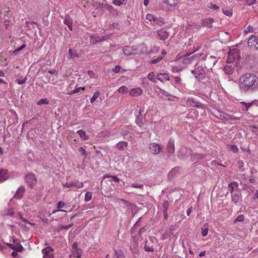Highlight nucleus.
Segmentation results:
<instances>
[{
    "label": "nucleus",
    "mask_w": 258,
    "mask_h": 258,
    "mask_svg": "<svg viewBox=\"0 0 258 258\" xmlns=\"http://www.w3.org/2000/svg\"><path fill=\"white\" fill-rule=\"evenodd\" d=\"M161 97L163 98L164 99H167L168 100H173V99L172 98H177V97H176L175 96H171L168 94L163 95L162 96H161Z\"/></svg>",
    "instance_id": "09e8293b"
},
{
    "label": "nucleus",
    "mask_w": 258,
    "mask_h": 258,
    "mask_svg": "<svg viewBox=\"0 0 258 258\" xmlns=\"http://www.w3.org/2000/svg\"><path fill=\"white\" fill-rule=\"evenodd\" d=\"M26 46V44H23L22 45H21L20 47H19L18 48L16 49V50H14V53L15 52H18V51H21V50H22L23 49H24V48H25Z\"/></svg>",
    "instance_id": "69168bd1"
},
{
    "label": "nucleus",
    "mask_w": 258,
    "mask_h": 258,
    "mask_svg": "<svg viewBox=\"0 0 258 258\" xmlns=\"http://www.w3.org/2000/svg\"><path fill=\"white\" fill-rule=\"evenodd\" d=\"M155 74L154 72L150 73L148 75V78L150 81H154Z\"/></svg>",
    "instance_id": "4d7b16f0"
},
{
    "label": "nucleus",
    "mask_w": 258,
    "mask_h": 258,
    "mask_svg": "<svg viewBox=\"0 0 258 258\" xmlns=\"http://www.w3.org/2000/svg\"><path fill=\"white\" fill-rule=\"evenodd\" d=\"M164 3L168 5L171 7L175 8L176 5V3L175 0H164Z\"/></svg>",
    "instance_id": "72a5a7b5"
},
{
    "label": "nucleus",
    "mask_w": 258,
    "mask_h": 258,
    "mask_svg": "<svg viewBox=\"0 0 258 258\" xmlns=\"http://www.w3.org/2000/svg\"><path fill=\"white\" fill-rule=\"evenodd\" d=\"M154 22L159 26H161L164 24V21L163 19L161 18L155 17L154 19Z\"/></svg>",
    "instance_id": "f704fd0d"
},
{
    "label": "nucleus",
    "mask_w": 258,
    "mask_h": 258,
    "mask_svg": "<svg viewBox=\"0 0 258 258\" xmlns=\"http://www.w3.org/2000/svg\"><path fill=\"white\" fill-rule=\"evenodd\" d=\"M156 79L158 81H169L170 78L168 74L166 73H160L157 75Z\"/></svg>",
    "instance_id": "f3484780"
},
{
    "label": "nucleus",
    "mask_w": 258,
    "mask_h": 258,
    "mask_svg": "<svg viewBox=\"0 0 258 258\" xmlns=\"http://www.w3.org/2000/svg\"><path fill=\"white\" fill-rule=\"evenodd\" d=\"M100 93L99 92H96L93 95V97L90 99V102L93 103L94 101H95L99 97Z\"/></svg>",
    "instance_id": "e433bc0d"
},
{
    "label": "nucleus",
    "mask_w": 258,
    "mask_h": 258,
    "mask_svg": "<svg viewBox=\"0 0 258 258\" xmlns=\"http://www.w3.org/2000/svg\"><path fill=\"white\" fill-rule=\"evenodd\" d=\"M100 38L99 36H95L94 35L90 36V42L93 44H96L100 42Z\"/></svg>",
    "instance_id": "c85d7f7f"
},
{
    "label": "nucleus",
    "mask_w": 258,
    "mask_h": 258,
    "mask_svg": "<svg viewBox=\"0 0 258 258\" xmlns=\"http://www.w3.org/2000/svg\"><path fill=\"white\" fill-rule=\"evenodd\" d=\"M77 134L79 135L80 138L84 141H86L89 139L88 135L84 130H80L78 131Z\"/></svg>",
    "instance_id": "4be33fe9"
},
{
    "label": "nucleus",
    "mask_w": 258,
    "mask_h": 258,
    "mask_svg": "<svg viewBox=\"0 0 258 258\" xmlns=\"http://www.w3.org/2000/svg\"><path fill=\"white\" fill-rule=\"evenodd\" d=\"M201 230V234L202 235V236L204 237L207 236L209 230L208 224L205 223L202 227Z\"/></svg>",
    "instance_id": "a878e982"
},
{
    "label": "nucleus",
    "mask_w": 258,
    "mask_h": 258,
    "mask_svg": "<svg viewBox=\"0 0 258 258\" xmlns=\"http://www.w3.org/2000/svg\"><path fill=\"white\" fill-rule=\"evenodd\" d=\"M145 48V44H142L137 46H125L123 48V52L126 55H135L144 53L145 51L143 49Z\"/></svg>",
    "instance_id": "f257e3e1"
},
{
    "label": "nucleus",
    "mask_w": 258,
    "mask_h": 258,
    "mask_svg": "<svg viewBox=\"0 0 258 258\" xmlns=\"http://www.w3.org/2000/svg\"><path fill=\"white\" fill-rule=\"evenodd\" d=\"M231 200L234 204L237 205L239 201V195L237 194H232Z\"/></svg>",
    "instance_id": "2f4dec72"
},
{
    "label": "nucleus",
    "mask_w": 258,
    "mask_h": 258,
    "mask_svg": "<svg viewBox=\"0 0 258 258\" xmlns=\"http://www.w3.org/2000/svg\"><path fill=\"white\" fill-rule=\"evenodd\" d=\"M247 43L249 47L258 49V37L253 35H251L248 39Z\"/></svg>",
    "instance_id": "9d476101"
},
{
    "label": "nucleus",
    "mask_w": 258,
    "mask_h": 258,
    "mask_svg": "<svg viewBox=\"0 0 258 258\" xmlns=\"http://www.w3.org/2000/svg\"><path fill=\"white\" fill-rule=\"evenodd\" d=\"M187 102L190 104V106H194L195 101L192 98H189L187 100Z\"/></svg>",
    "instance_id": "774afa93"
},
{
    "label": "nucleus",
    "mask_w": 258,
    "mask_h": 258,
    "mask_svg": "<svg viewBox=\"0 0 258 258\" xmlns=\"http://www.w3.org/2000/svg\"><path fill=\"white\" fill-rule=\"evenodd\" d=\"M112 3L114 5H116L118 6H120L123 4L122 2L121 1H118V0H114L112 2Z\"/></svg>",
    "instance_id": "052dcab7"
},
{
    "label": "nucleus",
    "mask_w": 258,
    "mask_h": 258,
    "mask_svg": "<svg viewBox=\"0 0 258 258\" xmlns=\"http://www.w3.org/2000/svg\"><path fill=\"white\" fill-rule=\"evenodd\" d=\"M144 249L146 251L153 252L154 248L152 246L149 244L148 241L146 240L145 243Z\"/></svg>",
    "instance_id": "473e14b6"
},
{
    "label": "nucleus",
    "mask_w": 258,
    "mask_h": 258,
    "mask_svg": "<svg viewBox=\"0 0 258 258\" xmlns=\"http://www.w3.org/2000/svg\"><path fill=\"white\" fill-rule=\"evenodd\" d=\"M224 71L227 75L232 74L234 72V68L232 65L227 64L224 68Z\"/></svg>",
    "instance_id": "412c9836"
},
{
    "label": "nucleus",
    "mask_w": 258,
    "mask_h": 258,
    "mask_svg": "<svg viewBox=\"0 0 258 258\" xmlns=\"http://www.w3.org/2000/svg\"><path fill=\"white\" fill-rule=\"evenodd\" d=\"M78 150H79V152L81 154V155L84 156L85 157L87 156L86 151L83 147H80L79 148Z\"/></svg>",
    "instance_id": "49530a36"
},
{
    "label": "nucleus",
    "mask_w": 258,
    "mask_h": 258,
    "mask_svg": "<svg viewBox=\"0 0 258 258\" xmlns=\"http://www.w3.org/2000/svg\"><path fill=\"white\" fill-rule=\"evenodd\" d=\"M92 195L91 192H87L85 196V201L89 202L92 199Z\"/></svg>",
    "instance_id": "79ce46f5"
},
{
    "label": "nucleus",
    "mask_w": 258,
    "mask_h": 258,
    "mask_svg": "<svg viewBox=\"0 0 258 258\" xmlns=\"http://www.w3.org/2000/svg\"><path fill=\"white\" fill-rule=\"evenodd\" d=\"M136 123L140 127L142 126L144 124L142 118H141L139 116H138L136 118Z\"/></svg>",
    "instance_id": "c03bdc74"
},
{
    "label": "nucleus",
    "mask_w": 258,
    "mask_h": 258,
    "mask_svg": "<svg viewBox=\"0 0 258 258\" xmlns=\"http://www.w3.org/2000/svg\"><path fill=\"white\" fill-rule=\"evenodd\" d=\"M82 251L81 249L72 250L70 258H81Z\"/></svg>",
    "instance_id": "2eb2a0df"
},
{
    "label": "nucleus",
    "mask_w": 258,
    "mask_h": 258,
    "mask_svg": "<svg viewBox=\"0 0 258 258\" xmlns=\"http://www.w3.org/2000/svg\"><path fill=\"white\" fill-rule=\"evenodd\" d=\"M24 248L23 246L19 243H16L14 250L17 252H21L23 250Z\"/></svg>",
    "instance_id": "c9c22d12"
},
{
    "label": "nucleus",
    "mask_w": 258,
    "mask_h": 258,
    "mask_svg": "<svg viewBox=\"0 0 258 258\" xmlns=\"http://www.w3.org/2000/svg\"><path fill=\"white\" fill-rule=\"evenodd\" d=\"M192 53H186L183 56H181L180 59L182 62L185 64H189L194 62L196 60L197 58L199 56V54L191 55Z\"/></svg>",
    "instance_id": "20e7f679"
},
{
    "label": "nucleus",
    "mask_w": 258,
    "mask_h": 258,
    "mask_svg": "<svg viewBox=\"0 0 258 258\" xmlns=\"http://www.w3.org/2000/svg\"><path fill=\"white\" fill-rule=\"evenodd\" d=\"M65 205H66V204H64V202H63L62 201H59L57 204V208L58 209H60V208H63L65 206Z\"/></svg>",
    "instance_id": "bf43d9fd"
},
{
    "label": "nucleus",
    "mask_w": 258,
    "mask_h": 258,
    "mask_svg": "<svg viewBox=\"0 0 258 258\" xmlns=\"http://www.w3.org/2000/svg\"><path fill=\"white\" fill-rule=\"evenodd\" d=\"M244 220V216L243 215H239L236 218H235L234 220V223H236L238 222H243Z\"/></svg>",
    "instance_id": "a19ab883"
},
{
    "label": "nucleus",
    "mask_w": 258,
    "mask_h": 258,
    "mask_svg": "<svg viewBox=\"0 0 258 258\" xmlns=\"http://www.w3.org/2000/svg\"><path fill=\"white\" fill-rule=\"evenodd\" d=\"M131 186L134 188H142L143 187V184L138 183H132Z\"/></svg>",
    "instance_id": "3c124183"
},
{
    "label": "nucleus",
    "mask_w": 258,
    "mask_h": 258,
    "mask_svg": "<svg viewBox=\"0 0 258 258\" xmlns=\"http://www.w3.org/2000/svg\"><path fill=\"white\" fill-rule=\"evenodd\" d=\"M73 186H75L78 188H82L84 186V183L82 182H80L77 180L72 181Z\"/></svg>",
    "instance_id": "cd10ccee"
},
{
    "label": "nucleus",
    "mask_w": 258,
    "mask_h": 258,
    "mask_svg": "<svg viewBox=\"0 0 258 258\" xmlns=\"http://www.w3.org/2000/svg\"><path fill=\"white\" fill-rule=\"evenodd\" d=\"M8 177V170L6 169H2L0 171V181H4Z\"/></svg>",
    "instance_id": "6ab92c4d"
},
{
    "label": "nucleus",
    "mask_w": 258,
    "mask_h": 258,
    "mask_svg": "<svg viewBox=\"0 0 258 258\" xmlns=\"http://www.w3.org/2000/svg\"><path fill=\"white\" fill-rule=\"evenodd\" d=\"M132 96H138L142 94V90L140 88H133L129 92Z\"/></svg>",
    "instance_id": "dca6fc26"
},
{
    "label": "nucleus",
    "mask_w": 258,
    "mask_h": 258,
    "mask_svg": "<svg viewBox=\"0 0 258 258\" xmlns=\"http://www.w3.org/2000/svg\"><path fill=\"white\" fill-rule=\"evenodd\" d=\"M118 90L119 93H121L122 94L125 93L127 92V89L125 86H121L118 89Z\"/></svg>",
    "instance_id": "8fccbe9b"
},
{
    "label": "nucleus",
    "mask_w": 258,
    "mask_h": 258,
    "mask_svg": "<svg viewBox=\"0 0 258 258\" xmlns=\"http://www.w3.org/2000/svg\"><path fill=\"white\" fill-rule=\"evenodd\" d=\"M25 190V188L24 186H20L16 191V192L14 195V198L16 199H20L22 197Z\"/></svg>",
    "instance_id": "4468645a"
},
{
    "label": "nucleus",
    "mask_w": 258,
    "mask_h": 258,
    "mask_svg": "<svg viewBox=\"0 0 258 258\" xmlns=\"http://www.w3.org/2000/svg\"><path fill=\"white\" fill-rule=\"evenodd\" d=\"M68 58L69 59H72L74 57H78L79 55L78 54L76 50H73L72 49H69V52H68Z\"/></svg>",
    "instance_id": "b1692460"
},
{
    "label": "nucleus",
    "mask_w": 258,
    "mask_h": 258,
    "mask_svg": "<svg viewBox=\"0 0 258 258\" xmlns=\"http://www.w3.org/2000/svg\"><path fill=\"white\" fill-rule=\"evenodd\" d=\"M54 249L50 246H47L42 249L43 258H54L53 252Z\"/></svg>",
    "instance_id": "6e6552de"
},
{
    "label": "nucleus",
    "mask_w": 258,
    "mask_h": 258,
    "mask_svg": "<svg viewBox=\"0 0 258 258\" xmlns=\"http://www.w3.org/2000/svg\"><path fill=\"white\" fill-rule=\"evenodd\" d=\"M222 12L225 15H226L227 16H231L232 14V11L230 10H225L223 9L222 10Z\"/></svg>",
    "instance_id": "864d4df0"
},
{
    "label": "nucleus",
    "mask_w": 258,
    "mask_h": 258,
    "mask_svg": "<svg viewBox=\"0 0 258 258\" xmlns=\"http://www.w3.org/2000/svg\"><path fill=\"white\" fill-rule=\"evenodd\" d=\"M105 177H111L116 182H118L120 180L119 178H118L116 176L106 175Z\"/></svg>",
    "instance_id": "6e6d98bb"
},
{
    "label": "nucleus",
    "mask_w": 258,
    "mask_h": 258,
    "mask_svg": "<svg viewBox=\"0 0 258 258\" xmlns=\"http://www.w3.org/2000/svg\"><path fill=\"white\" fill-rule=\"evenodd\" d=\"M49 101L46 98L41 99L37 103V104L41 105L42 104H48Z\"/></svg>",
    "instance_id": "ea45409f"
},
{
    "label": "nucleus",
    "mask_w": 258,
    "mask_h": 258,
    "mask_svg": "<svg viewBox=\"0 0 258 258\" xmlns=\"http://www.w3.org/2000/svg\"><path fill=\"white\" fill-rule=\"evenodd\" d=\"M81 90H85V87L76 86L75 89H74L73 91H72L70 92H68L66 93L69 95H72L75 93H79L80 92Z\"/></svg>",
    "instance_id": "bb28decb"
},
{
    "label": "nucleus",
    "mask_w": 258,
    "mask_h": 258,
    "mask_svg": "<svg viewBox=\"0 0 258 258\" xmlns=\"http://www.w3.org/2000/svg\"><path fill=\"white\" fill-rule=\"evenodd\" d=\"M256 3V0H246V4L249 6L255 4Z\"/></svg>",
    "instance_id": "680f3d73"
},
{
    "label": "nucleus",
    "mask_w": 258,
    "mask_h": 258,
    "mask_svg": "<svg viewBox=\"0 0 258 258\" xmlns=\"http://www.w3.org/2000/svg\"><path fill=\"white\" fill-rule=\"evenodd\" d=\"M246 81L249 80L250 81H257L258 78L254 73H246L242 75L239 78V81Z\"/></svg>",
    "instance_id": "1a4fd4ad"
},
{
    "label": "nucleus",
    "mask_w": 258,
    "mask_h": 258,
    "mask_svg": "<svg viewBox=\"0 0 258 258\" xmlns=\"http://www.w3.org/2000/svg\"><path fill=\"white\" fill-rule=\"evenodd\" d=\"M64 23L68 25L69 28L71 30H73L72 22L68 19H65L64 20Z\"/></svg>",
    "instance_id": "58836bf2"
},
{
    "label": "nucleus",
    "mask_w": 258,
    "mask_h": 258,
    "mask_svg": "<svg viewBox=\"0 0 258 258\" xmlns=\"http://www.w3.org/2000/svg\"><path fill=\"white\" fill-rule=\"evenodd\" d=\"M25 180L28 184V186L32 188L37 184V181L35 174L28 173L25 177Z\"/></svg>",
    "instance_id": "39448f33"
},
{
    "label": "nucleus",
    "mask_w": 258,
    "mask_h": 258,
    "mask_svg": "<svg viewBox=\"0 0 258 258\" xmlns=\"http://www.w3.org/2000/svg\"><path fill=\"white\" fill-rule=\"evenodd\" d=\"M167 152L169 154H172L175 151L174 142L173 140L170 139L167 143L166 147Z\"/></svg>",
    "instance_id": "ddd939ff"
},
{
    "label": "nucleus",
    "mask_w": 258,
    "mask_h": 258,
    "mask_svg": "<svg viewBox=\"0 0 258 258\" xmlns=\"http://www.w3.org/2000/svg\"><path fill=\"white\" fill-rule=\"evenodd\" d=\"M239 86L244 92L253 90L258 87V82H239Z\"/></svg>",
    "instance_id": "f03ea898"
},
{
    "label": "nucleus",
    "mask_w": 258,
    "mask_h": 258,
    "mask_svg": "<svg viewBox=\"0 0 258 258\" xmlns=\"http://www.w3.org/2000/svg\"><path fill=\"white\" fill-rule=\"evenodd\" d=\"M148 148L150 153L154 155L159 154L163 149L162 147L156 143L149 144Z\"/></svg>",
    "instance_id": "423d86ee"
},
{
    "label": "nucleus",
    "mask_w": 258,
    "mask_h": 258,
    "mask_svg": "<svg viewBox=\"0 0 258 258\" xmlns=\"http://www.w3.org/2000/svg\"><path fill=\"white\" fill-rule=\"evenodd\" d=\"M146 19L149 21H151L152 20H153L154 21V19H155V17L152 14H148L146 15Z\"/></svg>",
    "instance_id": "603ef678"
},
{
    "label": "nucleus",
    "mask_w": 258,
    "mask_h": 258,
    "mask_svg": "<svg viewBox=\"0 0 258 258\" xmlns=\"http://www.w3.org/2000/svg\"><path fill=\"white\" fill-rule=\"evenodd\" d=\"M42 83L41 82L36 83V88L37 90L41 91L42 89Z\"/></svg>",
    "instance_id": "13d9d810"
},
{
    "label": "nucleus",
    "mask_w": 258,
    "mask_h": 258,
    "mask_svg": "<svg viewBox=\"0 0 258 258\" xmlns=\"http://www.w3.org/2000/svg\"><path fill=\"white\" fill-rule=\"evenodd\" d=\"M62 185L63 187L70 188V187H73V183H72V181L66 182L65 183H63Z\"/></svg>",
    "instance_id": "5fc2aeb1"
},
{
    "label": "nucleus",
    "mask_w": 258,
    "mask_h": 258,
    "mask_svg": "<svg viewBox=\"0 0 258 258\" xmlns=\"http://www.w3.org/2000/svg\"><path fill=\"white\" fill-rule=\"evenodd\" d=\"M111 36V34H109V35H104V36H102L101 37H100V42L103 41V40H105L106 39H107L108 38H110Z\"/></svg>",
    "instance_id": "e2e57ef3"
},
{
    "label": "nucleus",
    "mask_w": 258,
    "mask_h": 258,
    "mask_svg": "<svg viewBox=\"0 0 258 258\" xmlns=\"http://www.w3.org/2000/svg\"><path fill=\"white\" fill-rule=\"evenodd\" d=\"M128 146V143L125 141L119 142L116 144L117 148L119 151L124 150L125 148Z\"/></svg>",
    "instance_id": "aec40b11"
},
{
    "label": "nucleus",
    "mask_w": 258,
    "mask_h": 258,
    "mask_svg": "<svg viewBox=\"0 0 258 258\" xmlns=\"http://www.w3.org/2000/svg\"><path fill=\"white\" fill-rule=\"evenodd\" d=\"M186 152V149L184 147L180 148L178 154V157L181 159L185 158V153Z\"/></svg>",
    "instance_id": "c756f323"
},
{
    "label": "nucleus",
    "mask_w": 258,
    "mask_h": 258,
    "mask_svg": "<svg viewBox=\"0 0 258 258\" xmlns=\"http://www.w3.org/2000/svg\"><path fill=\"white\" fill-rule=\"evenodd\" d=\"M207 156L206 154L196 153L191 155L192 161L202 160Z\"/></svg>",
    "instance_id": "a211bd4d"
},
{
    "label": "nucleus",
    "mask_w": 258,
    "mask_h": 258,
    "mask_svg": "<svg viewBox=\"0 0 258 258\" xmlns=\"http://www.w3.org/2000/svg\"><path fill=\"white\" fill-rule=\"evenodd\" d=\"M157 35L160 40H165L168 37L169 31H167L165 29H161L157 31Z\"/></svg>",
    "instance_id": "9b49d317"
},
{
    "label": "nucleus",
    "mask_w": 258,
    "mask_h": 258,
    "mask_svg": "<svg viewBox=\"0 0 258 258\" xmlns=\"http://www.w3.org/2000/svg\"><path fill=\"white\" fill-rule=\"evenodd\" d=\"M191 73L195 75V78L199 80L204 79L206 76L204 68L200 66H198L195 70H192Z\"/></svg>",
    "instance_id": "0eeeda50"
},
{
    "label": "nucleus",
    "mask_w": 258,
    "mask_h": 258,
    "mask_svg": "<svg viewBox=\"0 0 258 258\" xmlns=\"http://www.w3.org/2000/svg\"><path fill=\"white\" fill-rule=\"evenodd\" d=\"M240 104H243L245 106V108L244 109H242L243 111H247L248 109L252 106V103H246L244 102H240Z\"/></svg>",
    "instance_id": "4c0bfd02"
},
{
    "label": "nucleus",
    "mask_w": 258,
    "mask_h": 258,
    "mask_svg": "<svg viewBox=\"0 0 258 258\" xmlns=\"http://www.w3.org/2000/svg\"><path fill=\"white\" fill-rule=\"evenodd\" d=\"M162 59V56H158V57H154L151 62L152 64H156V63L159 62Z\"/></svg>",
    "instance_id": "37998d69"
},
{
    "label": "nucleus",
    "mask_w": 258,
    "mask_h": 258,
    "mask_svg": "<svg viewBox=\"0 0 258 258\" xmlns=\"http://www.w3.org/2000/svg\"><path fill=\"white\" fill-rule=\"evenodd\" d=\"M240 58V52L236 48L230 49L227 58V63H232L235 60H238Z\"/></svg>",
    "instance_id": "7ed1b4c3"
},
{
    "label": "nucleus",
    "mask_w": 258,
    "mask_h": 258,
    "mask_svg": "<svg viewBox=\"0 0 258 258\" xmlns=\"http://www.w3.org/2000/svg\"><path fill=\"white\" fill-rule=\"evenodd\" d=\"M111 258H124L123 252L120 250H115Z\"/></svg>",
    "instance_id": "5701e85b"
},
{
    "label": "nucleus",
    "mask_w": 258,
    "mask_h": 258,
    "mask_svg": "<svg viewBox=\"0 0 258 258\" xmlns=\"http://www.w3.org/2000/svg\"><path fill=\"white\" fill-rule=\"evenodd\" d=\"M253 28L250 25H249L246 29L244 30V32L245 33H247L248 32H253Z\"/></svg>",
    "instance_id": "0e129e2a"
},
{
    "label": "nucleus",
    "mask_w": 258,
    "mask_h": 258,
    "mask_svg": "<svg viewBox=\"0 0 258 258\" xmlns=\"http://www.w3.org/2000/svg\"><path fill=\"white\" fill-rule=\"evenodd\" d=\"M180 170V168L179 167H175L171 169V170L169 172V174L172 175L176 174Z\"/></svg>",
    "instance_id": "a18cd8bd"
},
{
    "label": "nucleus",
    "mask_w": 258,
    "mask_h": 258,
    "mask_svg": "<svg viewBox=\"0 0 258 258\" xmlns=\"http://www.w3.org/2000/svg\"><path fill=\"white\" fill-rule=\"evenodd\" d=\"M230 150L233 152L236 153L238 152V148L236 145H232L230 146Z\"/></svg>",
    "instance_id": "de8ad7c7"
},
{
    "label": "nucleus",
    "mask_w": 258,
    "mask_h": 258,
    "mask_svg": "<svg viewBox=\"0 0 258 258\" xmlns=\"http://www.w3.org/2000/svg\"><path fill=\"white\" fill-rule=\"evenodd\" d=\"M215 115L219 119L223 120L228 121L230 120V115L224 112L217 111L215 113Z\"/></svg>",
    "instance_id": "f8f14e48"
},
{
    "label": "nucleus",
    "mask_w": 258,
    "mask_h": 258,
    "mask_svg": "<svg viewBox=\"0 0 258 258\" xmlns=\"http://www.w3.org/2000/svg\"><path fill=\"white\" fill-rule=\"evenodd\" d=\"M228 186L229 187L230 192L232 194L234 188H237L238 186V183L237 182H231L228 184Z\"/></svg>",
    "instance_id": "393cba45"
},
{
    "label": "nucleus",
    "mask_w": 258,
    "mask_h": 258,
    "mask_svg": "<svg viewBox=\"0 0 258 258\" xmlns=\"http://www.w3.org/2000/svg\"><path fill=\"white\" fill-rule=\"evenodd\" d=\"M120 70V67L119 66H116L112 69V71L114 73H118Z\"/></svg>",
    "instance_id": "338daca9"
},
{
    "label": "nucleus",
    "mask_w": 258,
    "mask_h": 258,
    "mask_svg": "<svg viewBox=\"0 0 258 258\" xmlns=\"http://www.w3.org/2000/svg\"><path fill=\"white\" fill-rule=\"evenodd\" d=\"M214 22L213 18H209L205 19L204 21V23L208 27H211L212 26V23Z\"/></svg>",
    "instance_id": "7c9ffc66"
}]
</instances>
